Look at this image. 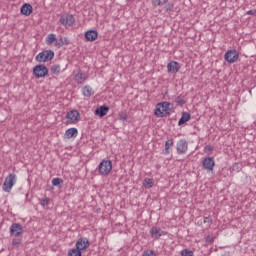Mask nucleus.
I'll return each instance as SVG.
<instances>
[{
	"mask_svg": "<svg viewBox=\"0 0 256 256\" xmlns=\"http://www.w3.org/2000/svg\"><path fill=\"white\" fill-rule=\"evenodd\" d=\"M171 103L169 102H161L156 105L154 110V115L156 117H167V115L171 114Z\"/></svg>",
	"mask_w": 256,
	"mask_h": 256,
	"instance_id": "f03ea898",
	"label": "nucleus"
},
{
	"mask_svg": "<svg viewBox=\"0 0 256 256\" xmlns=\"http://www.w3.org/2000/svg\"><path fill=\"white\" fill-rule=\"evenodd\" d=\"M205 221H206L207 223H211V218H210V217H206V218H205Z\"/></svg>",
	"mask_w": 256,
	"mask_h": 256,
	"instance_id": "58836bf2",
	"label": "nucleus"
},
{
	"mask_svg": "<svg viewBox=\"0 0 256 256\" xmlns=\"http://www.w3.org/2000/svg\"><path fill=\"white\" fill-rule=\"evenodd\" d=\"M54 57L55 52L53 50H44L35 57V61L38 63H47V61H53Z\"/></svg>",
	"mask_w": 256,
	"mask_h": 256,
	"instance_id": "20e7f679",
	"label": "nucleus"
},
{
	"mask_svg": "<svg viewBox=\"0 0 256 256\" xmlns=\"http://www.w3.org/2000/svg\"><path fill=\"white\" fill-rule=\"evenodd\" d=\"M75 81H77V83H84V81H87V74L83 73V72H78L75 75Z\"/></svg>",
	"mask_w": 256,
	"mask_h": 256,
	"instance_id": "412c9836",
	"label": "nucleus"
},
{
	"mask_svg": "<svg viewBox=\"0 0 256 256\" xmlns=\"http://www.w3.org/2000/svg\"><path fill=\"white\" fill-rule=\"evenodd\" d=\"M46 205H49V199L45 198L44 200L41 201V206L45 207Z\"/></svg>",
	"mask_w": 256,
	"mask_h": 256,
	"instance_id": "c9c22d12",
	"label": "nucleus"
},
{
	"mask_svg": "<svg viewBox=\"0 0 256 256\" xmlns=\"http://www.w3.org/2000/svg\"><path fill=\"white\" fill-rule=\"evenodd\" d=\"M227 63H237L239 61V51L237 49L228 50L224 55Z\"/></svg>",
	"mask_w": 256,
	"mask_h": 256,
	"instance_id": "0eeeda50",
	"label": "nucleus"
},
{
	"mask_svg": "<svg viewBox=\"0 0 256 256\" xmlns=\"http://www.w3.org/2000/svg\"><path fill=\"white\" fill-rule=\"evenodd\" d=\"M143 185H144L145 189H151V187H153V179L145 178L143 180Z\"/></svg>",
	"mask_w": 256,
	"mask_h": 256,
	"instance_id": "5701e85b",
	"label": "nucleus"
},
{
	"mask_svg": "<svg viewBox=\"0 0 256 256\" xmlns=\"http://www.w3.org/2000/svg\"><path fill=\"white\" fill-rule=\"evenodd\" d=\"M54 41H57L55 34H49L46 39L47 45H51V43H54Z\"/></svg>",
	"mask_w": 256,
	"mask_h": 256,
	"instance_id": "cd10ccee",
	"label": "nucleus"
},
{
	"mask_svg": "<svg viewBox=\"0 0 256 256\" xmlns=\"http://www.w3.org/2000/svg\"><path fill=\"white\" fill-rule=\"evenodd\" d=\"M175 7V5L173 3H168L165 7V11L166 13H169V11H173V8Z\"/></svg>",
	"mask_w": 256,
	"mask_h": 256,
	"instance_id": "72a5a7b5",
	"label": "nucleus"
},
{
	"mask_svg": "<svg viewBox=\"0 0 256 256\" xmlns=\"http://www.w3.org/2000/svg\"><path fill=\"white\" fill-rule=\"evenodd\" d=\"M60 23L61 25H64V27H73L75 24V16H73V14L61 16Z\"/></svg>",
	"mask_w": 256,
	"mask_h": 256,
	"instance_id": "6e6552de",
	"label": "nucleus"
},
{
	"mask_svg": "<svg viewBox=\"0 0 256 256\" xmlns=\"http://www.w3.org/2000/svg\"><path fill=\"white\" fill-rule=\"evenodd\" d=\"M20 13L26 17H29V15L33 13V6L29 3L23 4L20 8Z\"/></svg>",
	"mask_w": 256,
	"mask_h": 256,
	"instance_id": "4468645a",
	"label": "nucleus"
},
{
	"mask_svg": "<svg viewBox=\"0 0 256 256\" xmlns=\"http://www.w3.org/2000/svg\"><path fill=\"white\" fill-rule=\"evenodd\" d=\"M202 167L206 169V171H213L215 167V160L213 159V157L204 158L202 162Z\"/></svg>",
	"mask_w": 256,
	"mask_h": 256,
	"instance_id": "9b49d317",
	"label": "nucleus"
},
{
	"mask_svg": "<svg viewBox=\"0 0 256 256\" xmlns=\"http://www.w3.org/2000/svg\"><path fill=\"white\" fill-rule=\"evenodd\" d=\"M17 238H14L12 240V245L13 247H19L21 245V238H19L18 236H16Z\"/></svg>",
	"mask_w": 256,
	"mask_h": 256,
	"instance_id": "c756f323",
	"label": "nucleus"
},
{
	"mask_svg": "<svg viewBox=\"0 0 256 256\" xmlns=\"http://www.w3.org/2000/svg\"><path fill=\"white\" fill-rule=\"evenodd\" d=\"M213 241H215V238H213L212 236H207L206 237V243H213Z\"/></svg>",
	"mask_w": 256,
	"mask_h": 256,
	"instance_id": "e433bc0d",
	"label": "nucleus"
},
{
	"mask_svg": "<svg viewBox=\"0 0 256 256\" xmlns=\"http://www.w3.org/2000/svg\"><path fill=\"white\" fill-rule=\"evenodd\" d=\"M99 37L97 30H88L85 32L86 41H95Z\"/></svg>",
	"mask_w": 256,
	"mask_h": 256,
	"instance_id": "2eb2a0df",
	"label": "nucleus"
},
{
	"mask_svg": "<svg viewBox=\"0 0 256 256\" xmlns=\"http://www.w3.org/2000/svg\"><path fill=\"white\" fill-rule=\"evenodd\" d=\"M241 165H239V163H234L232 166V171H236L237 173H240L241 171Z\"/></svg>",
	"mask_w": 256,
	"mask_h": 256,
	"instance_id": "2f4dec72",
	"label": "nucleus"
},
{
	"mask_svg": "<svg viewBox=\"0 0 256 256\" xmlns=\"http://www.w3.org/2000/svg\"><path fill=\"white\" fill-rule=\"evenodd\" d=\"M10 235L14 237H19V235H23V226L19 223H14L10 226Z\"/></svg>",
	"mask_w": 256,
	"mask_h": 256,
	"instance_id": "9d476101",
	"label": "nucleus"
},
{
	"mask_svg": "<svg viewBox=\"0 0 256 256\" xmlns=\"http://www.w3.org/2000/svg\"><path fill=\"white\" fill-rule=\"evenodd\" d=\"M15 183H17V175L14 173L9 174L2 185L3 191H5V193H11V189H13Z\"/></svg>",
	"mask_w": 256,
	"mask_h": 256,
	"instance_id": "39448f33",
	"label": "nucleus"
},
{
	"mask_svg": "<svg viewBox=\"0 0 256 256\" xmlns=\"http://www.w3.org/2000/svg\"><path fill=\"white\" fill-rule=\"evenodd\" d=\"M177 153L178 155H183L187 153V149H189V144L187 143V140L181 139L177 142Z\"/></svg>",
	"mask_w": 256,
	"mask_h": 256,
	"instance_id": "1a4fd4ad",
	"label": "nucleus"
},
{
	"mask_svg": "<svg viewBox=\"0 0 256 256\" xmlns=\"http://www.w3.org/2000/svg\"><path fill=\"white\" fill-rule=\"evenodd\" d=\"M80 117L81 116L79 114V111L77 110H71L66 115V119H68V123H77Z\"/></svg>",
	"mask_w": 256,
	"mask_h": 256,
	"instance_id": "f8f14e48",
	"label": "nucleus"
},
{
	"mask_svg": "<svg viewBox=\"0 0 256 256\" xmlns=\"http://www.w3.org/2000/svg\"><path fill=\"white\" fill-rule=\"evenodd\" d=\"M150 234L153 239H159V237L163 235V230H161V228L159 227H152L150 230Z\"/></svg>",
	"mask_w": 256,
	"mask_h": 256,
	"instance_id": "a211bd4d",
	"label": "nucleus"
},
{
	"mask_svg": "<svg viewBox=\"0 0 256 256\" xmlns=\"http://www.w3.org/2000/svg\"><path fill=\"white\" fill-rule=\"evenodd\" d=\"M175 103L176 105H179V107H183L186 101H185V98H183L182 96H177L175 99Z\"/></svg>",
	"mask_w": 256,
	"mask_h": 256,
	"instance_id": "393cba45",
	"label": "nucleus"
},
{
	"mask_svg": "<svg viewBox=\"0 0 256 256\" xmlns=\"http://www.w3.org/2000/svg\"><path fill=\"white\" fill-rule=\"evenodd\" d=\"M65 135L68 139H72L79 135V131L77 130V128H69L68 130H66Z\"/></svg>",
	"mask_w": 256,
	"mask_h": 256,
	"instance_id": "6ab92c4d",
	"label": "nucleus"
},
{
	"mask_svg": "<svg viewBox=\"0 0 256 256\" xmlns=\"http://www.w3.org/2000/svg\"><path fill=\"white\" fill-rule=\"evenodd\" d=\"M113 169V162L111 160H102L98 165L99 175L107 177L111 170Z\"/></svg>",
	"mask_w": 256,
	"mask_h": 256,
	"instance_id": "7ed1b4c3",
	"label": "nucleus"
},
{
	"mask_svg": "<svg viewBox=\"0 0 256 256\" xmlns=\"http://www.w3.org/2000/svg\"><path fill=\"white\" fill-rule=\"evenodd\" d=\"M107 113H109V108L106 105L100 106L95 110V115H97L98 117H105Z\"/></svg>",
	"mask_w": 256,
	"mask_h": 256,
	"instance_id": "dca6fc26",
	"label": "nucleus"
},
{
	"mask_svg": "<svg viewBox=\"0 0 256 256\" xmlns=\"http://www.w3.org/2000/svg\"><path fill=\"white\" fill-rule=\"evenodd\" d=\"M167 1H169V0H152V4L155 7H162V5H165V3H167Z\"/></svg>",
	"mask_w": 256,
	"mask_h": 256,
	"instance_id": "bb28decb",
	"label": "nucleus"
},
{
	"mask_svg": "<svg viewBox=\"0 0 256 256\" xmlns=\"http://www.w3.org/2000/svg\"><path fill=\"white\" fill-rule=\"evenodd\" d=\"M89 245H91V243L89 242V239L80 238L76 242V248H72L70 249V251L76 256H83L82 251H85V249H88Z\"/></svg>",
	"mask_w": 256,
	"mask_h": 256,
	"instance_id": "f257e3e1",
	"label": "nucleus"
},
{
	"mask_svg": "<svg viewBox=\"0 0 256 256\" xmlns=\"http://www.w3.org/2000/svg\"><path fill=\"white\" fill-rule=\"evenodd\" d=\"M127 113H124V112H121L119 115H118V118L120 119V121H127Z\"/></svg>",
	"mask_w": 256,
	"mask_h": 256,
	"instance_id": "f704fd0d",
	"label": "nucleus"
},
{
	"mask_svg": "<svg viewBox=\"0 0 256 256\" xmlns=\"http://www.w3.org/2000/svg\"><path fill=\"white\" fill-rule=\"evenodd\" d=\"M142 256H157V254L153 250H146L143 252Z\"/></svg>",
	"mask_w": 256,
	"mask_h": 256,
	"instance_id": "7c9ffc66",
	"label": "nucleus"
},
{
	"mask_svg": "<svg viewBox=\"0 0 256 256\" xmlns=\"http://www.w3.org/2000/svg\"><path fill=\"white\" fill-rule=\"evenodd\" d=\"M69 39L67 37H60L59 40H56L55 46L60 49L63 45H69Z\"/></svg>",
	"mask_w": 256,
	"mask_h": 256,
	"instance_id": "aec40b11",
	"label": "nucleus"
},
{
	"mask_svg": "<svg viewBox=\"0 0 256 256\" xmlns=\"http://www.w3.org/2000/svg\"><path fill=\"white\" fill-rule=\"evenodd\" d=\"M213 149L211 147L208 148V151H212Z\"/></svg>",
	"mask_w": 256,
	"mask_h": 256,
	"instance_id": "ea45409f",
	"label": "nucleus"
},
{
	"mask_svg": "<svg viewBox=\"0 0 256 256\" xmlns=\"http://www.w3.org/2000/svg\"><path fill=\"white\" fill-rule=\"evenodd\" d=\"M50 71L51 73H53V75H59V73H61V65L59 64L53 65Z\"/></svg>",
	"mask_w": 256,
	"mask_h": 256,
	"instance_id": "b1692460",
	"label": "nucleus"
},
{
	"mask_svg": "<svg viewBox=\"0 0 256 256\" xmlns=\"http://www.w3.org/2000/svg\"><path fill=\"white\" fill-rule=\"evenodd\" d=\"M181 255L182 256H193V251L184 249V250H182Z\"/></svg>",
	"mask_w": 256,
	"mask_h": 256,
	"instance_id": "473e14b6",
	"label": "nucleus"
},
{
	"mask_svg": "<svg viewBox=\"0 0 256 256\" xmlns=\"http://www.w3.org/2000/svg\"><path fill=\"white\" fill-rule=\"evenodd\" d=\"M61 183H63V179H61V178H53L52 179V185L54 187H59Z\"/></svg>",
	"mask_w": 256,
	"mask_h": 256,
	"instance_id": "c85d7f7f",
	"label": "nucleus"
},
{
	"mask_svg": "<svg viewBox=\"0 0 256 256\" xmlns=\"http://www.w3.org/2000/svg\"><path fill=\"white\" fill-rule=\"evenodd\" d=\"M83 95L84 97H91L93 95V88L91 86H85L83 89Z\"/></svg>",
	"mask_w": 256,
	"mask_h": 256,
	"instance_id": "4be33fe9",
	"label": "nucleus"
},
{
	"mask_svg": "<svg viewBox=\"0 0 256 256\" xmlns=\"http://www.w3.org/2000/svg\"><path fill=\"white\" fill-rule=\"evenodd\" d=\"M173 147V139H169L165 142V153L169 155V148Z\"/></svg>",
	"mask_w": 256,
	"mask_h": 256,
	"instance_id": "a878e982",
	"label": "nucleus"
},
{
	"mask_svg": "<svg viewBox=\"0 0 256 256\" xmlns=\"http://www.w3.org/2000/svg\"><path fill=\"white\" fill-rule=\"evenodd\" d=\"M168 73H179L181 66L179 62L171 61L167 64Z\"/></svg>",
	"mask_w": 256,
	"mask_h": 256,
	"instance_id": "ddd939ff",
	"label": "nucleus"
},
{
	"mask_svg": "<svg viewBox=\"0 0 256 256\" xmlns=\"http://www.w3.org/2000/svg\"><path fill=\"white\" fill-rule=\"evenodd\" d=\"M33 75L36 77V79L47 77V75H49V69H47V66L43 64L36 65L33 68Z\"/></svg>",
	"mask_w": 256,
	"mask_h": 256,
	"instance_id": "423d86ee",
	"label": "nucleus"
},
{
	"mask_svg": "<svg viewBox=\"0 0 256 256\" xmlns=\"http://www.w3.org/2000/svg\"><path fill=\"white\" fill-rule=\"evenodd\" d=\"M247 15H256V10L247 11Z\"/></svg>",
	"mask_w": 256,
	"mask_h": 256,
	"instance_id": "4c0bfd02",
	"label": "nucleus"
},
{
	"mask_svg": "<svg viewBox=\"0 0 256 256\" xmlns=\"http://www.w3.org/2000/svg\"><path fill=\"white\" fill-rule=\"evenodd\" d=\"M187 121H191V114L189 112H183L181 118L178 121L179 127H181V125H185Z\"/></svg>",
	"mask_w": 256,
	"mask_h": 256,
	"instance_id": "f3484780",
	"label": "nucleus"
}]
</instances>
